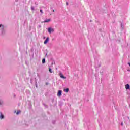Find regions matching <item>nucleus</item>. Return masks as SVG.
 <instances>
[{
	"label": "nucleus",
	"instance_id": "nucleus-1",
	"mask_svg": "<svg viewBox=\"0 0 130 130\" xmlns=\"http://www.w3.org/2000/svg\"><path fill=\"white\" fill-rule=\"evenodd\" d=\"M48 32H49V33H50V34L52 33V32H54V29L53 28H51L50 27L48 28Z\"/></svg>",
	"mask_w": 130,
	"mask_h": 130
},
{
	"label": "nucleus",
	"instance_id": "nucleus-2",
	"mask_svg": "<svg viewBox=\"0 0 130 130\" xmlns=\"http://www.w3.org/2000/svg\"><path fill=\"white\" fill-rule=\"evenodd\" d=\"M48 41H49V38L47 37L44 42V44H47V43H48Z\"/></svg>",
	"mask_w": 130,
	"mask_h": 130
},
{
	"label": "nucleus",
	"instance_id": "nucleus-3",
	"mask_svg": "<svg viewBox=\"0 0 130 130\" xmlns=\"http://www.w3.org/2000/svg\"><path fill=\"white\" fill-rule=\"evenodd\" d=\"M61 93H62L61 90L58 91V93H57L58 97H60L61 96Z\"/></svg>",
	"mask_w": 130,
	"mask_h": 130
},
{
	"label": "nucleus",
	"instance_id": "nucleus-4",
	"mask_svg": "<svg viewBox=\"0 0 130 130\" xmlns=\"http://www.w3.org/2000/svg\"><path fill=\"white\" fill-rule=\"evenodd\" d=\"M59 76H60V78H61V79H66V77H64V76H63V75H62V73H60Z\"/></svg>",
	"mask_w": 130,
	"mask_h": 130
},
{
	"label": "nucleus",
	"instance_id": "nucleus-5",
	"mask_svg": "<svg viewBox=\"0 0 130 130\" xmlns=\"http://www.w3.org/2000/svg\"><path fill=\"white\" fill-rule=\"evenodd\" d=\"M129 87H130L129 84H127L125 85V89H126V90H128V89H129Z\"/></svg>",
	"mask_w": 130,
	"mask_h": 130
},
{
	"label": "nucleus",
	"instance_id": "nucleus-6",
	"mask_svg": "<svg viewBox=\"0 0 130 130\" xmlns=\"http://www.w3.org/2000/svg\"><path fill=\"white\" fill-rule=\"evenodd\" d=\"M1 115H0V119H3L4 117V115H3V114L2 113H0Z\"/></svg>",
	"mask_w": 130,
	"mask_h": 130
},
{
	"label": "nucleus",
	"instance_id": "nucleus-7",
	"mask_svg": "<svg viewBox=\"0 0 130 130\" xmlns=\"http://www.w3.org/2000/svg\"><path fill=\"white\" fill-rule=\"evenodd\" d=\"M48 22H50V19H46L44 21V23H48Z\"/></svg>",
	"mask_w": 130,
	"mask_h": 130
},
{
	"label": "nucleus",
	"instance_id": "nucleus-8",
	"mask_svg": "<svg viewBox=\"0 0 130 130\" xmlns=\"http://www.w3.org/2000/svg\"><path fill=\"white\" fill-rule=\"evenodd\" d=\"M64 91L66 93H68L69 92V88H66Z\"/></svg>",
	"mask_w": 130,
	"mask_h": 130
},
{
	"label": "nucleus",
	"instance_id": "nucleus-9",
	"mask_svg": "<svg viewBox=\"0 0 130 130\" xmlns=\"http://www.w3.org/2000/svg\"><path fill=\"white\" fill-rule=\"evenodd\" d=\"M45 63V59L44 58V59H43V60H42V63Z\"/></svg>",
	"mask_w": 130,
	"mask_h": 130
},
{
	"label": "nucleus",
	"instance_id": "nucleus-10",
	"mask_svg": "<svg viewBox=\"0 0 130 130\" xmlns=\"http://www.w3.org/2000/svg\"><path fill=\"white\" fill-rule=\"evenodd\" d=\"M21 112V111H18L16 113V114L18 115V114H19V113Z\"/></svg>",
	"mask_w": 130,
	"mask_h": 130
},
{
	"label": "nucleus",
	"instance_id": "nucleus-11",
	"mask_svg": "<svg viewBox=\"0 0 130 130\" xmlns=\"http://www.w3.org/2000/svg\"><path fill=\"white\" fill-rule=\"evenodd\" d=\"M49 72L50 73H52V70L50 68H49Z\"/></svg>",
	"mask_w": 130,
	"mask_h": 130
},
{
	"label": "nucleus",
	"instance_id": "nucleus-12",
	"mask_svg": "<svg viewBox=\"0 0 130 130\" xmlns=\"http://www.w3.org/2000/svg\"><path fill=\"white\" fill-rule=\"evenodd\" d=\"M40 12L41 13V14H43V11H42V10H40Z\"/></svg>",
	"mask_w": 130,
	"mask_h": 130
},
{
	"label": "nucleus",
	"instance_id": "nucleus-13",
	"mask_svg": "<svg viewBox=\"0 0 130 130\" xmlns=\"http://www.w3.org/2000/svg\"><path fill=\"white\" fill-rule=\"evenodd\" d=\"M31 10H32V11H34V8L33 7H31Z\"/></svg>",
	"mask_w": 130,
	"mask_h": 130
},
{
	"label": "nucleus",
	"instance_id": "nucleus-14",
	"mask_svg": "<svg viewBox=\"0 0 130 130\" xmlns=\"http://www.w3.org/2000/svg\"><path fill=\"white\" fill-rule=\"evenodd\" d=\"M121 125L122 126L123 125V122H122V123H121Z\"/></svg>",
	"mask_w": 130,
	"mask_h": 130
},
{
	"label": "nucleus",
	"instance_id": "nucleus-15",
	"mask_svg": "<svg viewBox=\"0 0 130 130\" xmlns=\"http://www.w3.org/2000/svg\"><path fill=\"white\" fill-rule=\"evenodd\" d=\"M66 4L67 6H68V5H69V3L68 2H66Z\"/></svg>",
	"mask_w": 130,
	"mask_h": 130
},
{
	"label": "nucleus",
	"instance_id": "nucleus-16",
	"mask_svg": "<svg viewBox=\"0 0 130 130\" xmlns=\"http://www.w3.org/2000/svg\"><path fill=\"white\" fill-rule=\"evenodd\" d=\"M2 104H3V102L2 103L0 102V105H2Z\"/></svg>",
	"mask_w": 130,
	"mask_h": 130
},
{
	"label": "nucleus",
	"instance_id": "nucleus-17",
	"mask_svg": "<svg viewBox=\"0 0 130 130\" xmlns=\"http://www.w3.org/2000/svg\"><path fill=\"white\" fill-rule=\"evenodd\" d=\"M1 27H2V24H0V28H1Z\"/></svg>",
	"mask_w": 130,
	"mask_h": 130
},
{
	"label": "nucleus",
	"instance_id": "nucleus-18",
	"mask_svg": "<svg viewBox=\"0 0 130 130\" xmlns=\"http://www.w3.org/2000/svg\"><path fill=\"white\" fill-rule=\"evenodd\" d=\"M129 66H130V62L128 63Z\"/></svg>",
	"mask_w": 130,
	"mask_h": 130
},
{
	"label": "nucleus",
	"instance_id": "nucleus-19",
	"mask_svg": "<svg viewBox=\"0 0 130 130\" xmlns=\"http://www.w3.org/2000/svg\"><path fill=\"white\" fill-rule=\"evenodd\" d=\"M53 12H54V10H53Z\"/></svg>",
	"mask_w": 130,
	"mask_h": 130
}]
</instances>
